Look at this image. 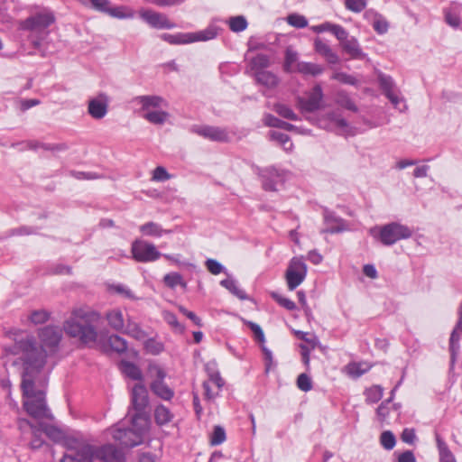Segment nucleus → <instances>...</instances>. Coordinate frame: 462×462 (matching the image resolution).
Returning <instances> with one entry per match:
<instances>
[{
  "instance_id": "nucleus-1",
  "label": "nucleus",
  "mask_w": 462,
  "mask_h": 462,
  "mask_svg": "<svg viewBox=\"0 0 462 462\" xmlns=\"http://www.w3.org/2000/svg\"><path fill=\"white\" fill-rule=\"evenodd\" d=\"M19 353H22L23 373L21 388L23 401V406L26 412L32 418L41 420H52L53 416L47 406L45 393L42 390L35 391L34 383L38 374L44 366V354L35 348L32 337L17 344Z\"/></svg>"
},
{
  "instance_id": "nucleus-2",
  "label": "nucleus",
  "mask_w": 462,
  "mask_h": 462,
  "mask_svg": "<svg viewBox=\"0 0 462 462\" xmlns=\"http://www.w3.org/2000/svg\"><path fill=\"white\" fill-rule=\"evenodd\" d=\"M99 319L100 315L97 311L79 309L72 312L63 328L69 337L78 338L82 344L90 345L97 339V325Z\"/></svg>"
},
{
  "instance_id": "nucleus-3",
  "label": "nucleus",
  "mask_w": 462,
  "mask_h": 462,
  "mask_svg": "<svg viewBox=\"0 0 462 462\" xmlns=\"http://www.w3.org/2000/svg\"><path fill=\"white\" fill-rule=\"evenodd\" d=\"M32 337L34 341V346L35 348L41 350L44 354V364L46 363V357L48 353L53 354L58 350L60 342L62 337V331L59 327L55 326H47L42 328L39 331V337L41 340L42 345L39 346L37 343L36 338L34 336L26 334L24 337H22L19 339H15L14 345V353L15 355L20 356V359L22 360V353H19L17 344L21 341H25Z\"/></svg>"
},
{
  "instance_id": "nucleus-4",
  "label": "nucleus",
  "mask_w": 462,
  "mask_h": 462,
  "mask_svg": "<svg viewBox=\"0 0 462 462\" xmlns=\"http://www.w3.org/2000/svg\"><path fill=\"white\" fill-rule=\"evenodd\" d=\"M133 102L141 106L142 117L151 124L162 125L170 116L168 112L158 109L165 105L164 99L159 96H138Z\"/></svg>"
},
{
  "instance_id": "nucleus-5",
  "label": "nucleus",
  "mask_w": 462,
  "mask_h": 462,
  "mask_svg": "<svg viewBox=\"0 0 462 462\" xmlns=\"http://www.w3.org/2000/svg\"><path fill=\"white\" fill-rule=\"evenodd\" d=\"M132 428L115 427L112 429V436L116 441L125 448H134L143 443V434L147 430L148 423L130 421Z\"/></svg>"
},
{
  "instance_id": "nucleus-6",
  "label": "nucleus",
  "mask_w": 462,
  "mask_h": 462,
  "mask_svg": "<svg viewBox=\"0 0 462 462\" xmlns=\"http://www.w3.org/2000/svg\"><path fill=\"white\" fill-rule=\"evenodd\" d=\"M370 232L374 237H378L383 245L388 246L393 245L399 240L407 239L412 235V232L408 226L397 222H392L383 226L378 235L375 234L374 229H371Z\"/></svg>"
},
{
  "instance_id": "nucleus-7",
  "label": "nucleus",
  "mask_w": 462,
  "mask_h": 462,
  "mask_svg": "<svg viewBox=\"0 0 462 462\" xmlns=\"http://www.w3.org/2000/svg\"><path fill=\"white\" fill-rule=\"evenodd\" d=\"M131 402L134 413L131 415L129 420L136 424L137 422L148 423L147 416L144 412L149 403V396L147 388L142 384L137 383L132 390Z\"/></svg>"
},
{
  "instance_id": "nucleus-8",
  "label": "nucleus",
  "mask_w": 462,
  "mask_h": 462,
  "mask_svg": "<svg viewBox=\"0 0 462 462\" xmlns=\"http://www.w3.org/2000/svg\"><path fill=\"white\" fill-rule=\"evenodd\" d=\"M148 372L152 378L150 383L152 393L163 401H171L174 397V391L164 382L166 372L157 365H150Z\"/></svg>"
},
{
  "instance_id": "nucleus-9",
  "label": "nucleus",
  "mask_w": 462,
  "mask_h": 462,
  "mask_svg": "<svg viewBox=\"0 0 462 462\" xmlns=\"http://www.w3.org/2000/svg\"><path fill=\"white\" fill-rule=\"evenodd\" d=\"M95 447L83 442L69 443L60 462H94Z\"/></svg>"
},
{
  "instance_id": "nucleus-10",
  "label": "nucleus",
  "mask_w": 462,
  "mask_h": 462,
  "mask_svg": "<svg viewBox=\"0 0 462 462\" xmlns=\"http://www.w3.org/2000/svg\"><path fill=\"white\" fill-rule=\"evenodd\" d=\"M307 264L302 256L291 259L285 273V279L290 291L295 290L303 282L307 276Z\"/></svg>"
},
{
  "instance_id": "nucleus-11",
  "label": "nucleus",
  "mask_w": 462,
  "mask_h": 462,
  "mask_svg": "<svg viewBox=\"0 0 462 462\" xmlns=\"http://www.w3.org/2000/svg\"><path fill=\"white\" fill-rule=\"evenodd\" d=\"M131 253L133 258L139 263L154 262L162 255L153 244L141 239L132 243Z\"/></svg>"
},
{
  "instance_id": "nucleus-12",
  "label": "nucleus",
  "mask_w": 462,
  "mask_h": 462,
  "mask_svg": "<svg viewBox=\"0 0 462 462\" xmlns=\"http://www.w3.org/2000/svg\"><path fill=\"white\" fill-rule=\"evenodd\" d=\"M257 174L262 180L263 189L266 191H276L277 186L285 180L287 171L274 166L258 168Z\"/></svg>"
},
{
  "instance_id": "nucleus-13",
  "label": "nucleus",
  "mask_w": 462,
  "mask_h": 462,
  "mask_svg": "<svg viewBox=\"0 0 462 462\" xmlns=\"http://www.w3.org/2000/svg\"><path fill=\"white\" fill-rule=\"evenodd\" d=\"M55 17L51 12L37 13L20 23V29L41 33L52 24Z\"/></svg>"
},
{
  "instance_id": "nucleus-14",
  "label": "nucleus",
  "mask_w": 462,
  "mask_h": 462,
  "mask_svg": "<svg viewBox=\"0 0 462 462\" xmlns=\"http://www.w3.org/2000/svg\"><path fill=\"white\" fill-rule=\"evenodd\" d=\"M195 133L206 139L215 142H228L229 134L225 128L211 125H192L190 128Z\"/></svg>"
},
{
  "instance_id": "nucleus-15",
  "label": "nucleus",
  "mask_w": 462,
  "mask_h": 462,
  "mask_svg": "<svg viewBox=\"0 0 462 462\" xmlns=\"http://www.w3.org/2000/svg\"><path fill=\"white\" fill-rule=\"evenodd\" d=\"M322 99V88L320 85H316L313 87L312 90L310 91L307 98L298 97L297 101L301 111L312 113L320 108Z\"/></svg>"
},
{
  "instance_id": "nucleus-16",
  "label": "nucleus",
  "mask_w": 462,
  "mask_h": 462,
  "mask_svg": "<svg viewBox=\"0 0 462 462\" xmlns=\"http://www.w3.org/2000/svg\"><path fill=\"white\" fill-rule=\"evenodd\" d=\"M458 319L449 337L450 363L453 366L457 361V356L460 350V338L462 334V301L457 310Z\"/></svg>"
},
{
  "instance_id": "nucleus-17",
  "label": "nucleus",
  "mask_w": 462,
  "mask_h": 462,
  "mask_svg": "<svg viewBox=\"0 0 462 462\" xmlns=\"http://www.w3.org/2000/svg\"><path fill=\"white\" fill-rule=\"evenodd\" d=\"M109 99L106 94L99 93L96 97L89 99L88 113L97 120L104 118L108 111Z\"/></svg>"
},
{
  "instance_id": "nucleus-18",
  "label": "nucleus",
  "mask_w": 462,
  "mask_h": 462,
  "mask_svg": "<svg viewBox=\"0 0 462 462\" xmlns=\"http://www.w3.org/2000/svg\"><path fill=\"white\" fill-rule=\"evenodd\" d=\"M142 18L155 29H172L175 27V23L171 22L165 14L154 11L143 12Z\"/></svg>"
},
{
  "instance_id": "nucleus-19",
  "label": "nucleus",
  "mask_w": 462,
  "mask_h": 462,
  "mask_svg": "<svg viewBox=\"0 0 462 462\" xmlns=\"http://www.w3.org/2000/svg\"><path fill=\"white\" fill-rule=\"evenodd\" d=\"M104 462H121L124 459L123 453L114 445H104L99 448H95V460Z\"/></svg>"
},
{
  "instance_id": "nucleus-20",
  "label": "nucleus",
  "mask_w": 462,
  "mask_h": 462,
  "mask_svg": "<svg viewBox=\"0 0 462 462\" xmlns=\"http://www.w3.org/2000/svg\"><path fill=\"white\" fill-rule=\"evenodd\" d=\"M324 220L327 225L326 229L323 230L325 233L336 234L347 229L346 221L333 213H326Z\"/></svg>"
},
{
  "instance_id": "nucleus-21",
  "label": "nucleus",
  "mask_w": 462,
  "mask_h": 462,
  "mask_svg": "<svg viewBox=\"0 0 462 462\" xmlns=\"http://www.w3.org/2000/svg\"><path fill=\"white\" fill-rule=\"evenodd\" d=\"M103 347L104 351L106 352L110 350L117 354H123L126 352L128 345L125 338L118 335L113 334L108 336L106 343L103 346Z\"/></svg>"
},
{
  "instance_id": "nucleus-22",
  "label": "nucleus",
  "mask_w": 462,
  "mask_h": 462,
  "mask_svg": "<svg viewBox=\"0 0 462 462\" xmlns=\"http://www.w3.org/2000/svg\"><path fill=\"white\" fill-rule=\"evenodd\" d=\"M341 47L351 59L364 60L365 58V53L362 51L357 39L354 36L344 42Z\"/></svg>"
},
{
  "instance_id": "nucleus-23",
  "label": "nucleus",
  "mask_w": 462,
  "mask_h": 462,
  "mask_svg": "<svg viewBox=\"0 0 462 462\" xmlns=\"http://www.w3.org/2000/svg\"><path fill=\"white\" fill-rule=\"evenodd\" d=\"M315 51L322 55L326 60L330 64H337L339 62L338 55L332 51L330 46L324 42L321 39L317 38L314 42Z\"/></svg>"
},
{
  "instance_id": "nucleus-24",
  "label": "nucleus",
  "mask_w": 462,
  "mask_h": 462,
  "mask_svg": "<svg viewBox=\"0 0 462 462\" xmlns=\"http://www.w3.org/2000/svg\"><path fill=\"white\" fill-rule=\"evenodd\" d=\"M365 18H373V28L378 34H384L388 32L389 23L386 19L373 9L365 13Z\"/></svg>"
},
{
  "instance_id": "nucleus-25",
  "label": "nucleus",
  "mask_w": 462,
  "mask_h": 462,
  "mask_svg": "<svg viewBox=\"0 0 462 462\" xmlns=\"http://www.w3.org/2000/svg\"><path fill=\"white\" fill-rule=\"evenodd\" d=\"M106 319L111 328L122 332L125 328V319L121 310L114 309L106 312Z\"/></svg>"
},
{
  "instance_id": "nucleus-26",
  "label": "nucleus",
  "mask_w": 462,
  "mask_h": 462,
  "mask_svg": "<svg viewBox=\"0 0 462 462\" xmlns=\"http://www.w3.org/2000/svg\"><path fill=\"white\" fill-rule=\"evenodd\" d=\"M219 31H220V28L218 26L211 23L206 29H204L202 31L196 32H190L192 42H206V41L215 39L217 36Z\"/></svg>"
},
{
  "instance_id": "nucleus-27",
  "label": "nucleus",
  "mask_w": 462,
  "mask_h": 462,
  "mask_svg": "<svg viewBox=\"0 0 462 462\" xmlns=\"http://www.w3.org/2000/svg\"><path fill=\"white\" fill-rule=\"evenodd\" d=\"M160 37L164 42L173 45L192 43L190 32H178L175 34L162 33Z\"/></svg>"
},
{
  "instance_id": "nucleus-28",
  "label": "nucleus",
  "mask_w": 462,
  "mask_h": 462,
  "mask_svg": "<svg viewBox=\"0 0 462 462\" xmlns=\"http://www.w3.org/2000/svg\"><path fill=\"white\" fill-rule=\"evenodd\" d=\"M139 229L143 236L154 237H161L163 234L171 233L170 230H165L159 224L152 221L140 226Z\"/></svg>"
},
{
  "instance_id": "nucleus-29",
  "label": "nucleus",
  "mask_w": 462,
  "mask_h": 462,
  "mask_svg": "<svg viewBox=\"0 0 462 462\" xmlns=\"http://www.w3.org/2000/svg\"><path fill=\"white\" fill-rule=\"evenodd\" d=\"M263 123L267 126L280 128V129H283V130L290 131V132L295 131L298 129L297 126H295L288 122L282 121L271 114H266L264 116Z\"/></svg>"
},
{
  "instance_id": "nucleus-30",
  "label": "nucleus",
  "mask_w": 462,
  "mask_h": 462,
  "mask_svg": "<svg viewBox=\"0 0 462 462\" xmlns=\"http://www.w3.org/2000/svg\"><path fill=\"white\" fill-rule=\"evenodd\" d=\"M256 81L267 88H274L279 83L277 76L267 70H260L255 73Z\"/></svg>"
},
{
  "instance_id": "nucleus-31",
  "label": "nucleus",
  "mask_w": 462,
  "mask_h": 462,
  "mask_svg": "<svg viewBox=\"0 0 462 462\" xmlns=\"http://www.w3.org/2000/svg\"><path fill=\"white\" fill-rule=\"evenodd\" d=\"M120 367L123 374H125L127 377L133 380H142V371L134 363L123 360L120 363Z\"/></svg>"
},
{
  "instance_id": "nucleus-32",
  "label": "nucleus",
  "mask_w": 462,
  "mask_h": 462,
  "mask_svg": "<svg viewBox=\"0 0 462 462\" xmlns=\"http://www.w3.org/2000/svg\"><path fill=\"white\" fill-rule=\"evenodd\" d=\"M297 71L303 75L318 76L324 71V68L312 62L301 61L297 64Z\"/></svg>"
},
{
  "instance_id": "nucleus-33",
  "label": "nucleus",
  "mask_w": 462,
  "mask_h": 462,
  "mask_svg": "<svg viewBox=\"0 0 462 462\" xmlns=\"http://www.w3.org/2000/svg\"><path fill=\"white\" fill-rule=\"evenodd\" d=\"M173 414L166 406H164L163 404L156 406L154 410V419L158 425H165L171 422Z\"/></svg>"
},
{
  "instance_id": "nucleus-34",
  "label": "nucleus",
  "mask_w": 462,
  "mask_h": 462,
  "mask_svg": "<svg viewBox=\"0 0 462 462\" xmlns=\"http://www.w3.org/2000/svg\"><path fill=\"white\" fill-rule=\"evenodd\" d=\"M122 332L137 340H143L147 337L145 331L141 328L139 324L131 321L130 319H128L127 324L125 326V328Z\"/></svg>"
},
{
  "instance_id": "nucleus-35",
  "label": "nucleus",
  "mask_w": 462,
  "mask_h": 462,
  "mask_svg": "<svg viewBox=\"0 0 462 462\" xmlns=\"http://www.w3.org/2000/svg\"><path fill=\"white\" fill-rule=\"evenodd\" d=\"M163 282L171 289H174L177 286H180L183 289L187 288V282L183 280L182 275L175 272L165 274L163 277Z\"/></svg>"
},
{
  "instance_id": "nucleus-36",
  "label": "nucleus",
  "mask_w": 462,
  "mask_h": 462,
  "mask_svg": "<svg viewBox=\"0 0 462 462\" xmlns=\"http://www.w3.org/2000/svg\"><path fill=\"white\" fill-rule=\"evenodd\" d=\"M220 285L229 291L232 294L236 296L240 300L247 299L246 293L238 288L237 282L233 278H226L220 282Z\"/></svg>"
},
{
  "instance_id": "nucleus-37",
  "label": "nucleus",
  "mask_w": 462,
  "mask_h": 462,
  "mask_svg": "<svg viewBox=\"0 0 462 462\" xmlns=\"http://www.w3.org/2000/svg\"><path fill=\"white\" fill-rule=\"evenodd\" d=\"M370 366L365 363H350L346 366V374L353 378H358L368 372Z\"/></svg>"
},
{
  "instance_id": "nucleus-38",
  "label": "nucleus",
  "mask_w": 462,
  "mask_h": 462,
  "mask_svg": "<svg viewBox=\"0 0 462 462\" xmlns=\"http://www.w3.org/2000/svg\"><path fill=\"white\" fill-rule=\"evenodd\" d=\"M39 425L43 433L51 440L58 442L63 439V432L57 427L42 422H39Z\"/></svg>"
},
{
  "instance_id": "nucleus-39",
  "label": "nucleus",
  "mask_w": 462,
  "mask_h": 462,
  "mask_svg": "<svg viewBox=\"0 0 462 462\" xmlns=\"http://www.w3.org/2000/svg\"><path fill=\"white\" fill-rule=\"evenodd\" d=\"M365 402L367 403H376L382 399L383 395V389L380 385H374L365 390Z\"/></svg>"
},
{
  "instance_id": "nucleus-40",
  "label": "nucleus",
  "mask_w": 462,
  "mask_h": 462,
  "mask_svg": "<svg viewBox=\"0 0 462 462\" xmlns=\"http://www.w3.org/2000/svg\"><path fill=\"white\" fill-rule=\"evenodd\" d=\"M228 25L232 32H241L247 28L248 23L245 16L237 15V16H232L229 18Z\"/></svg>"
},
{
  "instance_id": "nucleus-41",
  "label": "nucleus",
  "mask_w": 462,
  "mask_h": 462,
  "mask_svg": "<svg viewBox=\"0 0 462 462\" xmlns=\"http://www.w3.org/2000/svg\"><path fill=\"white\" fill-rule=\"evenodd\" d=\"M273 110L282 117L291 120L299 121L300 117L292 111L291 107L284 104H275Z\"/></svg>"
},
{
  "instance_id": "nucleus-42",
  "label": "nucleus",
  "mask_w": 462,
  "mask_h": 462,
  "mask_svg": "<svg viewBox=\"0 0 462 462\" xmlns=\"http://www.w3.org/2000/svg\"><path fill=\"white\" fill-rule=\"evenodd\" d=\"M270 138H271V140L276 141L277 143L282 144L285 151H291L293 147L292 143H291V141H290V136L286 134L277 132V131H271Z\"/></svg>"
},
{
  "instance_id": "nucleus-43",
  "label": "nucleus",
  "mask_w": 462,
  "mask_h": 462,
  "mask_svg": "<svg viewBox=\"0 0 462 462\" xmlns=\"http://www.w3.org/2000/svg\"><path fill=\"white\" fill-rule=\"evenodd\" d=\"M379 85L385 96L394 92L395 84L392 77L380 74L378 76Z\"/></svg>"
},
{
  "instance_id": "nucleus-44",
  "label": "nucleus",
  "mask_w": 462,
  "mask_h": 462,
  "mask_svg": "<svg viewBox=\"0 0 462 462\" xmlns=\"http://www.w3.org/2000/svg\"><path fill=\"white\" fill-rule=\"evenodd\" d=\"M106 14L118 19H127L134 17L133 11L124 6L109 7Z\"/></svg>"
},
{
  "instance_id": "nucleus-45",
  "label": "nucleus",
  "mask_w": 462,
  "mask_h": 462,
  "mask_svg": "<svg viewBox=\"0 0 462 462\" xmlns=\"http://www.w3.org/2000/svg\"><path fill=\"white\" fill-rule=\"evenodd\" d=\"M50 318V312L45 310H36L32 311L28 319L34 325L43 324Z\"/></svg>"
},
{
  "instance_id": "nucleus-46",
  "label": "nucleus",
  "mask_w": 462,
  "mask_h": 462,
  "mask_svg": "<svg viewBox=\"0 0 462 462\" xmlns=\"http://www.w3.org/2000/svg\"><path fill=\"white\" fill-rule=\"evenodd\" d=\"M380 443L384 449L392 450L396 444L395 436L392 431L385 430L380 436Z\"/></svg>"
},
{
  "instance_id": "nucleus-47",
  "label": "nucleus",
  "mask_w": 462,
  "mask_h": 462,
  "mask_svg": "<svg viewBox=\"0 0 462 462\" xmlns=\"http://www.w3.org/2000/svg\"><path fill=\"white\" fill-rule=\"evenodd\" d=\"M368 0H345V7L348 11L359 14L366 8Z\"/></svg>"
},
{
  "instance_id": "nucleus-48",
  "label": "nucleus",
  "mask_w": 462,
  "mask_h": 462,
  "mask_svg": "<svg viewBox=\"0 0 462 462\" xmlns=\"http://www.w3.org/2000/svg\"><path fill=\"white\" fill-rule=\"evenodd\" d=\"M287 23L295 28L302 29L308 26V20L305 16L292 14L287 17Z\"/></svg>"
},
{
  "instance_id": "nucleus-49",
  "label": "nucleus",
  "mask_w": 462,
  "mask_h": 462,
  "mask_svg": "<svg viewBox=\"0 0 462 462\" xmlns=\"http://www.w3.org/2000/svg\"><path fill=\"white\" fill-rule=\"evenodd\" d=\"M226 440V431L223 427L217 425L214 427L213 433L210 438V444L217 446L222 444Z\"/></svg>"
},
{
  "instance_id": "nucleus-50",
  "label": "nucleus",
  "mask_w": 462,
  "mask_h": 462,
  "mask_svg": "<svg viewBox=\"0 0 462 462\" xmlns=\"http://www.w3.org/2000/svg\"><path fill=\"white\" fill-rule=\"evenodd\" d=\"M43 431L42 430L40 425L38 424L37 428H33L32 431V440L30 442V447L32 449H38L44 444V440L42 438Z\"/></svg>"
},
{
  "instance_id": "nucleus-51",
  "label": "nucleus",
  "mask_w": 462,
  "mask_h": 462,
  "mask_svg": "<svg viewBox=\"0 0 462 462\" xmlns=\"http://www.w3.org/2000/svg\"><path fill=\"white\" fill-rule=\"evenodd\" d=\"M144 348L152 355H159L163 351L164 346L162 343L153 338H149L144 343Z\"/></svg>"
},
{
  "instance_id": "nucleus-52",
  "label": "nucleus",
  "mask_w": 462,
  "mask_h": 462,
  "mask_svg": "<svg viewBox=\"0 0 462 462\" xmlns=\"http://www.w3.org/2000/svg\"><path fill=\"white\" fill-rule=\"evenodd\" d=\"M271 296L279 305L284 309L288 310H294L296 309V304L291 300L285 298L277 292H272Z\"/></svg>"
},
{
  "instance_id": "nucleus-53",
  "label": "nucleus",
  "mask_w": 462,
  "mask_h": 462,
  "mask_svg": "<svg viewBox=\"0 0 462 462\" xmlns=\"http://www.w3.org/2000/svg\"><path fill=\"white\" fill-rule=\"evenodd\" d=\"M164 320L171 326L176 331L181 333L184 330V327L179 322L176 315L170 311H165L163 313Z\"/></svg>"
},
{
  "instance_id": "nucleus-54",
  "label": "nucleus",
  "mask_w": 462,
  "mask_h": 462,
  "mask_svg": "<svg viewBox=\"0 0 462 462\" xmlns=\"http://www.w3.org/2000/svg\"><path fill=\"white\" fill-rule=\"evenodd\" d=\"M251 63L254 69L263 70L264 68L269 66L270 60L266 54L260 53L252 59Z\"/></svg>"
},
{
  "instance_id": "nucleus-55",
  "label": "nucleus",
  "mask_w": 462,
  "mask_h": 462,
  "mask_svg": "<svg viewBox=\"0 0 462 462\" xmlns=\"http://www.w3.org/2000/svg\"><path fill=\"white\" fill-rule=\"evenodd\" d=\"M205 265L208 271L214 275L219 274L221 273H226V268L215 259H208L205 262Z\"/></svg>"
},
{
  "instance_id": "nucleus-56",
  "label": "nucleus",
  "mask_w": 462,
  "mask_h": 462,
  "mask_svg": "<svg viewBox=\"0 0 462 462\" xmlns=\"http://www.w3.org/2000/svg\"><path fill=\"white\" fill-rule=\"evenodd\" d=\"M298 60V53L291 48H287L285 51V60L283 69L285 71L290 72L291 67Z\"/></svg>"
},
{
  "instance_id": "nucleus-57",
  "label": "nucleus",
  "mask_w": 462,
  "mask_h": 462,
  "mask_svg": "<svg viewBox=\"0 0 462 462\" xmlns=\"http://www.w3.org/2000/svg\"><path fill=\"white\" fill-rule=\"evenodd\" d=\"M297 386L303 392H309L312 389V382L307 374H300L297 378Z\"/></svg>"
},
{
  "instance_id": "nucleus-58",
  "label": "nucleus",
  "mask_w": 462,
  "mask_h": 462,
  "mask_svg": "<svg viewBox=\"0 0 462 462\" xmlns=\"http://www.w3.org/2000/svg\"><path fill=\"white\" fill-rule=\"evenodd\" d=\"M331 33L339 41L340 45L350 38L347 31L339 24H334V26H332Z\"/></svg>"
},
{
  "instance_id": "nucleus-59",
  "label": "nucleus",
  "mask_w": 462,
  "mask_h": 462,
  "mask_svg": "<svg viewBox=\"0 0 462 462\" xmlns=\"http://www.w3.org/2000/svg\"><path fill=\"white\" fill-rule=\"evenodd\" d=\"M435 438L439 454V458L453 455L449 450L447 443L444 441V439L440 437L439 434L436 433Z\"/></svg>"
},
{
  "instance_id": "nucleus-60",
  "label": "nucleus",
  "mask_w": 462,
  "mask_h": 462,
  "mask_svg": "<svg viewBox=\"0 0 462 462\" xmlns=\"http://www.w3.org/2000/svg\"><path fill=\"white\" fill-rule=\"evenodd\" d=\"M332 79L341 83L353 86L357 83V79L354 76L346 74L345 72H337L333 74Z\"/></svg>"
},
{
  "instance_id": "nucleus-61",
  "label": "nucleus",
  "mask_w": 462,
  "mask_h": 462,
  "mask_svg": "<svg viewBox=\"0 0 462 462\" xmlns=\"http://www.w3.org/2000/svg\"><path fill=\"white\" fill-rule=\"evenodd\" d=\"M171 179V175L167 170L162 166H158L154 169L152 173V180L154 181H165Z\"/></svg>"
},
{
  "instance_id": "nucleus-62",
  "label": "nucleus",
  "mask_w": 462,
  "mask_h": 462,
  "mask_svg": "<svg viewBox=\"0 0 462 462\" xmlns=\"http://www.w3.org/2000/svg\"><path fill=\"white\" fill-rule=\"evenodd\" d=\"M391 402L392 398H388L387 400L383 401L376 409V414L382 421L384 420L389 415V404Z\"/></svg>"
},
{
  "instance_id": "nucleus-63",
  "label": "nucleus",
  "mask_w": 462,
  "mask_h": 462,
  "mask_svg": "<svg viewBox=\"0 0 462 462\" xmlns=\"http://www.w3.org/2000/svg\"><path fill=\"white\" fill-rule=\"evenodd\" d=\"M445 21L454 28L458 27L461 22L459 15L451 10H445Z\"/></svg>"
},
{
  "instance_id": "nucleus-64",
  "label": "nucleus",
  "mask_w": 462,
  "mask_h": 462,
  "mask_svg": "<svg viewBox=\"0 0 462 462\" xmlns=\"http://www.w3.org/2000/svg\"><path fill=\"white\" fill-rule=\"evenodd\" d=\"M38 231L37 227L23 226L17 228H14L10 231L12 236H29L36 234Z\"/></svg>"
}]
</instances>
